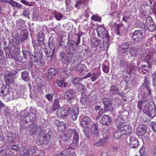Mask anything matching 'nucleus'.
I'll return each instance as SVG.
<instances>
[{
    "label": "nucleus",
    "mask_w": 156,
    "mask_h": 156,
    "mask_svg": "<svg viewBox=\"0 0 156 156\" xmlns=\"http://www.w3.org/2000/svg\"><path fill=\"white\" fill-rule=\"evenodd\" d=\"M154 55L153 52H150L147 53L145 50H142L140 57L142 60L147 61V65H141V67H140L139 68V70L140 72L144 74H146L148 72V69L151 68L152 66L147 61L151 59Z\"/></svg>",
    "instance_id": "f257e3e1"
},
{
    "label": "nucleus",
    "mask_w": 156,
    "mask_h": 156,
    "mask_svg": "<svg viewBox=\"0 0 156 156\" xmlns=\"http://www.w3.org/2000/svg\"><path fill=\"white\" fill-rule=\"evenodd\" d=\"M115 131L114 133V137L116 139H118L123 134L130 135L132 133V128L130 126L126 125L120 127Z\"/></svg>",
    "instance_id": "f03ea898"
},
{
    "label": "nucleus",
    "mask_w": 156,
    "mask_h": 156,
    "mask_svg": "<svg viewBox=\"0 0 156 156\" xmlns=\"http://www.w3.org/2000/svg\"><path fill=\"white\" fill-rule=\"evenodd\" d=\"M73 133V146H76L79 143V136L76 130L73 129H69L64 134V140H67L69 139Z\"/></svg>",
    "instance_id": "7ed1b4c3"
},
{
    "label": "nucleus",
    "mask_w": 156,
    "mask_h": 156,
    "mask_svg": "<svg viewBox=\"0 0 156 156\" xmlns=\"http://www.w3.org/2000/svg\"><path fill=\"white\" fill-rule=\"evenodd\" d=\"M97 31L99 37L102 38L104 41L108 42L109 41V35L105 27L102 25L98 26Z\"/></svg>",
    "instance_id": "20e7f679"
},
{
    "label": "nucleus",
    "mask_w": 156,
    "mask_h": 156,
    "mask_svg": "<svg viewBox=\"0 0 156 156\" xmlns=\"http://www.w3.org/2000/svg\"><path fill=\"white\" fill-rule=\"evenodd\" d=\"M143 112L149 116L154 117L156 115V110L155 107L149 103L146 104L143 110Z\"/></svg>",
    "instance_id": "39448f33"
},
{
    "label": "nucleus",
    "mask_w": 156,
    "mask_h": 156,
    "mask_svg": "<svg viewBox=\"0 0 156 156\" xmlns=\"http://www.w3.org/2000/svg\"><path fill=\"white\" fill-rule=\"evenodd\" d=\"M73 56V52H69L68 53H64L62 55L61 60L66 64H68L70 62H73L72 60Z\"/></svg>",
    "instance_id": "423d86ee"
},
{
    "label": "nucleus",
    "mask_w": 156,
    "mask_h": 156,
    "mask_svg": "<svg viewBox=\"0 0 156 156\" xmlns=\"http://www.w3.org/2000/svg\"><path fill=\"white\" fill-rule=\"evenodd\" d=\"M132 39L137 42H140L143 39V33L141 30H136L133 33Z\"/></svg>",
    "instance_id": "0eeeda50"
},
{
    "label": "nucleus",
    "mask_w": 156,
    "mask_h": 156,
    "mask_svg": "<svg viewBox=\"0 0 156 156\" xmlns=\"http://www.w3.org/2000/svg\"><path fill=\"white\" fill-rule=\"evenodd\" d=\"M78 108L75 106H74L72 109L69 111V114L71 116L72 119L74 120H76L78 115Z\"/></svg>",
    "instance_id": "6e6552de"
},
{
    "label": "nucleus",
    "mask_w": 156,
    "mask_h": 156,
    "mask_svg": "<svg viewBox=\"0 0 156 156\" xmlns=\"http://www.w3.org/2000/svg\"><path fill=\"white\" fill-rule=\"evenodd\" d=\"M112 121V119L108 115H104L100 120V123L102 125H109Z\"/></svg>",
    "instance_id": "1a4fd4ad"
},
{
    "label": "nucleus",
    "mask_w": 156,
    "mask_h": 156,
    "mask_svg": "<svg viewBox=\"0 0 156 156\" xmlns=\"http://www.w3.org/2000/svg\"><path fill=\"white\" fill-rule=\"evenodd\" d=\"M124 122L125 121L122 115H120L117 116L115 121L117 129H119L121 127V126L123 124Z\"/></svg>",
    "instance_id": "9d476101"
},
{
    "label": "nucleus",
    "mask_w": 156,
    "mask_h": 156,
    "mask_svg": "<svg viewBox=\"0 0 156 156\" xmlns=\"http://www.w3.org/2000/svg\"><path fill=\"white\" fill-rule=\"evenodd\" d=\"M75 95V93L74 90L71 89L65 93L64 97L66 99L70 101L74 98Z\"/></svg>",
    "instance_id": "9b49d317"
},
{
    "label": "nucleus",
    "mask_w": 156,
    "mask_h": 156,
    "mask_svg": "<svg viewBox=\"0 0 156 156\" xmlns=\"http://www.w3.org/2000/svg\"><path fill=\"white\" fill-rule=\"evenodd\" d=\"M71 109L69 108L68 110H65L64 108H62L58 110L57 112V115L58 116H60L62 117H66L69 114V111Z\"/></svg>",
    "instance_id": "f8f14e48"
},
{
    "label": "nucleus",
    "mask_w": 156,
    "mask_h": 156,
    "mask_svg": "<svg viewBox=\"0 0 156 156\" xmlns=\"http://www.w3.org/2000/svg\"><path fill=\"white\" fill-rule=\"evenodd\" d=\"M99 129L98 126L97 124H94L91 126V131L94 136L98 138L99 136Z\"/></svg>",
    "instance_id": "ddd939ff"
},
{
    "label": "nucleus",
    "mask_w": 156,
    "mask_h": 156,
    "mask_svg": "<svg viewBox=\"0 0 156 156\" xmlns=\"http://www.w3.org/2000/svg\"><path fill=\"white\" fill-rule=\"evenodd\" d=\"M76 71L80 73V75L85 74L87 71V68L85 65L80 64L76 68Z\"/></svg>",
    "instance_id": "4468645a"
},
{
    "label": "nucleus",
    "mask_w": 156,
    "mask_h": 156,
    "mask_svg": "<svg viewBox=\"0 0 156 156\" xmlns=\"http://www.w3.org/2000/svg\"><path fill=\"white\" fill-rule=\"evenodd\" d=\"M129 52L131 56L135 57L136 56L138 53V51L140 50L139 47L138 46L132 47L130 48Z\"/></svg>",
    "instance_id": "2eb2a0df"
},
{
    "label": "nucleus",
    "mask_w": 156,
    "mask_h": 156,
    "mask_svg": "<svg viewBox=\"0 0 156 156\" xmlns=\"http://www.w3.org/2000/svg\"><path fill=\"white\" fill-rule=\"evenodd\" d=\"M55 123L58 126V129L59 131L61 132L64 130L66 128V126L63 122H60L58 120H56L55 121Z\"/></svg>",
    "instance_id": "dca6fc26"
},
{
    "label": "nucleus",
    "mask_w": 156,
    "mask_h": 156,
    "mask_svg": "<svg viewBox=\"0 0 156 156\" xmlns=\"http://www.w3.org/2000/svg\"><path fill=\"white\" fill-rule=\"evenodd\" d=\"M151 18H148V19H147L146 20V22L147 23V28L148 30L151 32H153L154 31L155 29H156V26L153 23V22L151 21L150 22V23H148V20H151Z\"/></svg>",
    "instance_id": "f3484780"
},
{
    "label": "nucleus",
    "mask_w": 156,
    "mask_h": 156,
    "mask_svg": "<svg viewBox=\"0 0 156 156\" xmlns=\"http://www.w3.org/2000/svg\"><path fill=\"white\" fill-rule=\"evenodd\" d=\"M87 2V0H80L76 1L75 4V7L78 9L83 8Z\"/></svg>",
    "instance_id": "a211bd4d"
},
{
    "label": "nucleus",
    "mask_w": 156,
    "mask_h": 156,
    "mask_svg": "<svg viewBox=\"0 0 156 156\" xmlns=\"http://www.w3.org/2000/svg\"><path fill=\"white\" fill-rule=\"evenodd\" d=\"M14 76V75L12 73L7 75L5 78L6 83L8 85L12 83L13 82Z\"/></svg>",
    "instance_id": "6ab92c4d"
},
{
    "label": "nucleus",
    "mask_w": 156,
    "mask_h": 156,
    "mask_svg": "<svg viewBox=\"0 0 156 156\" xmlns=\"http://www.w3.org/2000/svg\"><path fill=\"white\" fill-rule=\"evenodd\" d=\"M129 46L130 45L128 43L126 42L123 43L122 45L120 48V51L123 53H127L128 51Z\"/></svg>",
    "instance_id": "aec40b11"
},
{
    "label": "nucleus",
    "mask_w": 156,
    "mask_h": 156,
    "mask_svg": "<svg viewBox=\"0 0 156 156\" xmlns=\"http://www.w3.org/2000/svg\"><path fill=\"white\" fill-rule=\"evenodd\" d=\"M24 149L30 156H32L37 152V149L35 147H25Z\"/></svg>",
    "instance_id": "412c9836"
},
{
    "label": "nucleus",
    "mask_w": 156,
    "mask_h": 156,
    "mask_svg": "<svg viewBox=\"0 0 156 156\" xmlns=\"http://www.w3.org/2000/svg\"><path fill=\"white\" fill-rule=\"evenodd\" d=\"M91 119L88 116L84 117L81 122V125L83 127H85L87 125L90 123Z\"/></svg>",
    "instance_id": "4be33fe9"
},
{
    "label": "nucleus",
    "mask_w": 156,
    "mask_h": 156,
    "mask_svg": "<svg viewBox=\"0 0 156 156\" xmlns=\"http://www.w3.org/2000/svg\"><path fill=\"white\" fill-rule=\"evenodd\" d=\"M0 95L2 96H4L9 94V89L5 85L2 86L0 89Z\"/></svg>",
    "instance_id": "5701e85b"
},
{
    "label": "nucleus",
    "mask_w": 156,
    "mask_h": 156,
    "mask_svg": "<svg viewBox=\"0 0 156 156\" xmlns=\"http://www.w3.org/2000/svg\"><path fill=\"white\" fill-rule=\"evenodd\" d=\"M146 131V127L145 126L140 127L138 128L137 130V134L138 136H141L144 135Z\"/></svg>",
    "instance_id": "b1692460"
},
{
    "label": "nucleus",
    "mask_w": 156,
    "mask_h": 156,
    "mask_svg": "<svg viewBox=\"0 0 156 156\" xmlns=\"http://www.w3.org/2000/svg\"><path fill=\"white\" fill-rule=\"evenodd\" d=\"M103 102L105 107V109H108L107 107V105L108 104H109V105H110L109 109H111L112 108V105L111 103V101L109 99L107 98H104L103 100Z\"/></svg>",
    "instance_id": "393cba45"
},
{
    "label": "nucleus",
    "mask_w": 156,
    "mask_h": 156,
    "mask_svg": "<svg viewBox=\"0 0 156 156\" xmlns=\"http://www.w3.org/2000/svg\"><path fill=\"white\" fill-rule=\"evenodd\" d=\"M101 74V72L100 69H98L96 72L93 73L91 77L92 81L93 82L94 81L98 78Z\"/></svg>",
    "instance_id": "a878e982"
},
{
    "label": "nucleus",
    "mask_w": 156,
    "mask_h": 156,
    "mask_svg": "<svg viewBox=\"0 0 156 156\" xmlns=\"http://www.w3.org/2000/svg\"><path fill=\"white\" fill-rule=\"evenodd\" d=\"M60 100V99L58 98H56L54 100L53 105L52 106L51 108L52 110L54 111L59 108L60 105L59 102V100Z\"/></svg>",
    "instance_id": "bb28decb"
},
{
    "label": "nucleus",
    "mask_w": 156,
    "mask_h": 156,
    "mask_svg": "<svg viewBox=\"0 0 156 156\" xmlns=\"http://www.w3.org/2000/svg\"><path fill=\"white\" fill-rule=\"evenodd\" d=\"M88 98V105H93L96 102L97 98L96 96L93 95L90 96Z\"/></svg>",
    "instance_id": "cd10ccee"
},
{
    "label": "nucleus",
    "mask_w": 156,
    "mask_h": 156,
    "mask_svg": "<svg viewBox=\"0 0 156 156\" xmlns=\"http://www.w3.org/2000/svg\"><path fill=\"white\" fill-rule=\"evenodd\" d=\"M140 145L139 141L134 138H132L130 139L129 145L130 146H138Z\"/></svg>",
    "instance_id": "c85d7f7f"
},
{
    "label": "nucleus",
    "mask_w": 156,
    "mask_h": 156,
    "mask_svg": "<svg viewBox=\"0 0 156 156\" xmlns=\"http://www.w3.org/2000/svg\"><path fill=\"white\" fill-rule=\"evenodd\" d=\"M102 69L103 72L106 73H108L109 72V62L108 61H105L102 65Z\"/></svg>",
    "instance_id": "c756f323"
},
{
    "label": "nucleus",
    "mask_w": 156,
    "mask_h": 156,
    "mask_svg": "<svg viewBox=\"0 0 156 156\" xmlns=\"http://www.w3.org/2000/svg\"><path fill=\"white\" fill-rule=\"evenodd\" d=\"M108 138V137L106 136L103 139H101L99 141L96 142L94 144V145L96 146H100L102 145L105 142L106 140Z\"/></svg>",
    "instance_id": "7c9ffc66"
},
{
    "label": "nucleus",
    "mask_w": 156,
    "mask_h": 156,
    "mask_svg": "<svg viewBox=\"0 0 156 156\" xmlns=\"http://www.w3.org/2000/svg\"><path fill=\"white\" fill-rule=\"evenodd\" d=\"M34 62L36 64L35 65H37L39 66H42L44 64V62L43 61L41 62V59L40 58L38 59L36 57H34Z\"/></svg>",
    "instance_id": "2f4dec72"
},
{
    "label": "nucleus",
    "mask_w": 156,
    "mask_h": 156,
    "mask_svg": "<svg viewBox=\"0 0 156 156\" xmlns=\"http://www.w3.org/2000/svg\"><path fill=\"white\" fill-rule=\"evenodd\" d=\"M75 42L74 41L71 40L70 42H69L67 45V49L69 51L73 52L74 50V45Z\"/></svg>",
    "instance_id": "473e14b6"
},
{
    "label": "nucleus",
    "mask_w": 156,
    "mask_h": 156,
    "mask_svg": "<svg viewBox=\"0 0 156 156\" xmlns=\"http://www.w3.org/2000/svg\"><path fill=\"white\" fill-rule=\"evenodd\" d=\"M21 77L25 81H27L30 80L29 73L26 71H24L22 73Z\"/></svg>",
    "instance_id": "72a5a7b5"
},
{
    "label": "nucleus",
    "mask_w": 156,
    "mask_h": 156,
    "mask_svg": "<svg viewBox=\"0 0 156 156\" xmlns=\"http://www.w3.org/2000/svg\"><path fill=\"white\" fill-rule=\"evenodd\" d=\"M58 72L57 69L53 68H51L48 70V72L49 75L51 77L57 74Z\"/></svg>",
    "instance_id": "f704fd0d"
},
{
    "label": "nucleus",
    "mask_w": 156,
    "mask_h": 156,
    "mask_svg": "<svg viewBox=\"0 0 156 156\" xmlns=\"http://www.w3.org/2000/svg\"><path fill=\"white\" fill-rule=\"evenodd\" d=\"M9 4L13 7L20 8L22 7V5H21L19 3L13 0H10L9 2Z\"/></svg>",
    "instance_id": "c9c22d12"
},
{
    "label": "nucleus",
    "mask_w": 156,
    "mask_h": 156,
    "mask_svg": "<svg viewBox=\"0 0 156 156\" xmlns=\"http://www.w3.org/2000/svg\"><path fill=\"white\" fill-rule=\"evenodd\" d=\"M55 48H51V49L48 50L45 49L44 51L46 53V56L47 57L51 56L54 53Z\"/></svg>",
    "instance_id": "e433bc0d"
},
{
    "label": "nucleus",
    "mask_w": 156,
    "mask_h": 156,
    "mask_svg": "<svg viewBox=\"0 0 156 156\" xmlns=\"http://www.w3.org/2000/svg\"><path fill=\"white\" fill-rule=\"evenodd\" d=\"M91 43L95 46H98L101 44V41L95 37L93 38L92 40Z\"/></svg>",
    "instance_id": "4c0bfd02"
},
{
    "label": "nucleus",
    "mask_w": 156,
    "mask_h": 156,
    "mask_svg": "<svg viewBox=\"0 0 156 156\" xmlns=\"http://www.w3.org/2000/svg\"><path fill=\"white\" fill-rule=\"evenodd\" d=\"M51 133L50 131H49L47 133L45 134L43 136L44 140H46L47 142L49 141L51 138Z\"/></svg>",
    "instance_id": "58836bf2"
},
{
    "label": "nucleus",
    "mask_w": 156,
    "mask_h": 156,
    "mask_svg": "<svg viewBox=\"0 0 156 156\" xmlns=\"http://www.w3.org/2000/svg\"><path fill=\"white\" fill-rule=\"evenodd\" d=\"M28 118L32 124L36 120V115L34 114L31 113L30 114V116L28 117Z\"/></svg>",
    "instance_id": "ea45409f"
},
{
    "label": "nucleus",
    "mask_w": 156,
    "mask_h": 156,
    "mask_svg": "<svg viewBox=\"0 0 156 156\" xmlns=\"http://www.w3.org/2000/svg\"><path fill=\"white\" fill-rule=\"evenodd\" d=\"M91 20L95 21H100L101 20V18L98 16L97 15H94L92 16L91 17Z\"/></svg>",
    "instance_id": "a19ab883"
},
{
    "label": "nucleus",
    "mask_w": 156,
    "mask_h": 156,
    "mask_svg": "<svg viewBox=\"0 0 156 156\" xmlns=\"http://www.w3.org/2000/svg\"><path fill=\"white\" fill-rule=\"evenodd\" d=\"M148 81L146 77H145V80L144 83V85L145 86V87L147 89L148 92L149 93V95L151 94V92L150 89L149 88L148 86Z\"/></svg>",
    "instance_id": "79ce46f5"
},
{
    "label": "nucleus",
    "mask_w": 156,
    "mask_h": 156,
    "mask_svg": "<svg viewBox=\"0 0 156 156\" xmlns=\"http://www.w3.org/2000/svg\"><path fill=\"white\" fill-rule=\"evenodd\" d=\"M37 37L38 38V40L40 41V42L42 44L43 43V40L44 38V36L42 33L40 32L37 34Z\"/></svg>",
    "instance_id": "37998d69"
},
{
    "label": "nucleus",
    "mask_w": 156,
    "mask_h": 156,
    "mask_svg": "<svg viewBox=\"0 0 156 156\" xmlns=\"http://www.w3.org/2000/svg\"><path fill=\"white\" fill-rule=\"evenodd\" d=\"M54 95V93L48 94L45 95V97L48 101L50 102H51L53 100Z\"/></svg>",
    "instance_id": "c03bdc74"
},
{
    "label": "nucleus",
    "mask_w": 156,
    "mask_h": 156,
    "mask_svg": "<svg viewBox=\"0 0 156 156\" xmlns=\"http://www.w3.org/2000/svg\"><path fill=\"white\" fill-rule=\"evenodd\" d=\"M110 90L113 94H118L119 93L118 89L114 86L111 87Z\"/></svg>",
    "instance_id": "a18cd8bd"
},
{
    "label": "nucleus",
    "mask_w": 156,
    "mask_h": 156,
    "mask_svg": "<svg viewBox=\"0 0 156 156\" xmlns=\"http://www.w3.org/2000/svg\"><path fill=\"white\" fill-rule=\"evenodd\" d=\"M80 102L83 105H85L87 104H88V98L87 97H82L81 98Z\"/></svg>",
    "instance_id": "49530a36"
},
{
    "label": "nucleus",
    "mask_w": 156,
    "mask_h": 156,
    "mask_svg": "<svg viewBox=\"0 0 156 156\" xmlns=\"http://www.w3.org/2000/svg\"><path fill=\"white\" fill-rule=\"evenodd\" d=\"M7 139L8 142L9 143H12L14 140L13 135L12 133H10L9 134V136H7Z\"/></svg>",
    "instance_id": "de8ad7c7"
},
{
    "label": "nucleus",
    "mask_w": 156,
    "mask_h": 156,
    "mask_svg": "<svg viewBox=\"0 0 156 156\" xmlns=\"http://www.w3.org/2000/svg\"><path fill=\"white\" fill-rule=\"evenodd\" d=\"M114 26L115 27L116 29H115V31L117 32V34L119 35V31L120 30V29L122 27V26L119 24L115 23L114 25Z\"/></svg>",
    "instance_id": "09e8293b"
},
{
    "label": "nucleus",
    "mask_w": 156,
    "mask_h": 156,
    "mask_svg": "<svg viewBox=\"0 0 156 156\" xmlns=\"http://www.w3.org/2000/svg\"><path fill=\"white\" fill-rule=\"evenodd\" d=\"M150 126L153 130L156 132V122H152L150 124Z\"/></svg>",
    "instance_id": "8fccbe9b"
},
{
    "label": "nucleus",
    "mask_w": 156,
    "mask_h": 156,
    "mask_svg": "<svg viewBox=\"0 0 156 156\" xmlns=\"http://www.w3.org/2000/svg\"><path fill=\"white\" fill-rule=\"evenodd\" d=\"M16 57L18 60L19 61L22 62H24L25 61L24 60V58H23V56H20V53L19 52L17 54Z\"/></svg>",
    "instance_id": "3c124183"
},
{
    "label": "nucleus",
    "mask_w": 156,
    "mask_h": 156,
    "mask_svg": "<svg viewBox=\"0 0 156 156\" xmlns=\"http://www.w3.org/2000/svg\"><path fill=\"white\" fill-rule=\"evenodd\" d=\"M153 80V84L154 87H156V72L153 73L152 75Z\"/></svg>",
    "instance_id": "603ef678"
},
{
    "label": "nucleus",
    "mask_w": 156,
    "mask_h": 156,
    "mask_svg": "<svg viewBox=\"0 0 156 156\" xmlns=\"http://www.w3.org/2000/svg\"><path fill=\"white\" fill-rule=\"evenodd\" d=\"M91 14V12L90 9L88 8L85 11L84 13V16L86 18H88Z\"/></svg>",
    "instance_id": "864d4df0"
},
{
    "label": "nucleus",
    "mask_w": 156,
    "mask_h": 156,
    "mask_svg": "<svg viewBox=\"0 0 156 156\" xmlns=\"http://www.w3.org/2000/svg\"><path fill=\"white\" fill-rule=\"evenodd\" d=\"M23 53L24 57V59H26L27 58L29 55V52L27 51L23 50Z\"/></svg>",
    "instance_id": "5fc2aeb1"
},
{
    "label": "nucleus",
    "mask_w": 156,
    "mask_h": 156,
    "mask_svg": "<svg viewBox=\"0 0 156 156\" xmlns=\"http://www.w3.org/2000/svg\"><path fill=\"white\" fill-rule=\"evenodd\" d=\"M62 14L60 13L56 14L55 16L56 19L58 21L60 20L62 18Z\"/></svg>",
    "instance_id": "6e6d98bb"
},
{
    "label": "nucleus",
    "mask_w": 156,
    "mask_h": 156,
    "mask_svg": "<svg viewBox=\"0 0 156 156\" xmlns=\"http://www.w3.org/2000/svg\"><path fill=\"white\" fill-rule=\"evenodd\" d=\"M46 103V101L44 100H41V101L39 103H37L38 105L40 107H42L43 108L45 106V104Z\"/></svg>",
    "instance_id": "4d7b16f0"
},
{
    "label": "nucleus",
    "mask_w": 156,
    "mask_h": 156,
    "mask_svg": "<svg viewBox=\"0 0 156 156\" xmlns=\"http://www.w3.org/2000/svg\"><path fill=\"white\" fill-rule=\"evenodd\" d=\"M32 42L33 44V45L34 46H38L42 44L40 42V41H39L38 40H36L33 41Z\"/></svg>",
    "instance_id": "13d9d810"
},
{
    "label": "nucleus",
    "mask_w": 156,
    "mask_h": 156,
    "mask_svg": "<svg viewBox=\"0 0 156 156\" xmlns=\"http://www.w3.org/2000/svg\"><path fill=\"white\" fill-rule=\"evenodd\" d=\"M81 80V79L80 77H76L74 79L73 82L74 84H78L80 83L79 82Z\"/></svg>",
    "instance_id": "bf43d9fd"
},
{
    "label": "nucleus",
    "mask_w": 156,
    "mask_h": 156,
    "mask_svg": "<svg viewBox=\"0 0 156 156\" xmlns=\"http://www.w3.org/2000/svg\"><path fill=\"white\" fill-rule=\"evenodd\" d=\"M20 155V156H30L28 153V152H27L25 149L23 152H21Z\"/></svg>",
    "instance_id": "052dcab7"
},
{
    "label": "nucleus",
    "mask_w": 156,
    "mask_h": 156,
    "mask_svg": "<svg viewBox=\"0 0 156 156\" xmlns=\"http://www.w3.org/2000/svg\"><path fill=\"white\" fill-rule=\"evenodd\" d=\"M31 113H30L26 109L24 111V115H23L24 117H27L28 118V117L30 116V114Z\"/></svg>",
    "instance_id": "680f3d73"
},
{
    "label": "nucleus",
    "mask_w": 156,
    "mask_h": 156,
    "mask_svg": "<svg viewBox=\"0 0 156 156\" xmlns=\"http://www.w3.org/2000/svg\"><path fill=\"white\" fill-rule=\"evenodd\" d=\"M131 17L132 16L131 15L124 16L122 18V20L123 21L126 22L129 19L131 18Z\"/></svg>",
    "instance_id": "e2e57ef3"
},
{
    "label": "nucleus",
    "mask_w": 156,
    "mask_h": 156,
    "mask_svg": "<svg viewBox=\"0 0 156 156\" xmlns=\"http://www.w3.org/2000/svg\"><path fill=\"white\" fill-rule=\"evenodd\" d=\"M145 151V147H142L140 150V154L141 156H143L144 155Z\"/></svg>",
    "instance_id": "0e129e2a"
},
{
    "label": "nucleus",
    "mask_w": 156,
    "mask_h": 156,
    "mask_svg": "<svg viewBox=\"0 0 156 156\" xmlns=\"http://www.w3.org/2000/svg\"><path fill=\"white\" fill-rule=\"evenodd\" d=\"M30 13V11L28 9L24 10L23 12V15L25 16H28Z\"/></svg>",
    "instance_id": "69168bd1"
},
{
    "label": "nucleus",
    "mask_w": 156,
    "mask_h": 156,
    "mask_svg": "<svg viewBox=\"0 0 156 156\" xmlns=\"http://www.w3.org/2000/svg\"><path fill=\"white\" fill-rule=\"evenodd\" d=\"M143 101H138L137 107L138 108L141 110L142 109V106L143 105Z\"/></svg>",
    "instance_id": "338daca9"
},
{
    "label": "nucleus",
    "mask_w": 156,
    "mask_h": 156,
    "mask_svg": "<svg viewBox=\"0 0 156 156\" xmlns=\"http://www.w3.org/2000/svg\"><path fill=\"white\" fill-rule=\"evenodd\" d=\"M78 89L81 91H83L84 89V86L82 84L79 83L78 84Z\"/></svg>",
    "instance_id": "774afa93"
}]
</instances>
